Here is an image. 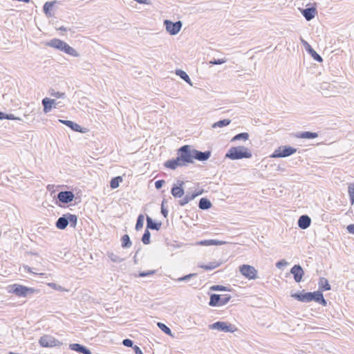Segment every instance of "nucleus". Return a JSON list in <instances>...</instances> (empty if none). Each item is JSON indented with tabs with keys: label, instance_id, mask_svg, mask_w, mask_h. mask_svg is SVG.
Here are the masks:
<instances>
[{
	"label": "nucleus",
	"instance_id": "f257e3e1",
	"mask_svg": "<svg viewBox=\"0 0 354 354\" xmlns=\"http://www.w3.org/2000/svg\"><path fill=\"white\" fill-rule=\"evenodd\" d=\"M192 163H193V161L190 159L188 148L185 145L177 150V157L176 158L167 160L164 165L167 168L174 170L178 167H185Z\"/></svg>",
	"mask_w": 354,
	"mask_h": 354
},
{
	"label": "nucleus",
	"instance_id": "f03ea898",
	"mask_svg": "<svg viewBox=\"0 0 354 354\" xmlns=\"http://www.w3.org/2000/svg\"><path fill=\"white\" fill-rule=\"evenodd\" d=\"M192 163H193V161L190 159L188 148L185 145L177 150V157L176 158L167 160L164 165L167 168L174 170L178 167H185Z\"/></svg>",
	"mask_w": 354,
	"mask_h": 354
},
{
	"label": "nucleus",
	"instance_id": "7ed1b4c3",
	"mask_svg": "<svg viewBox=\"0 0 354 354\" xmlns=\"http://www.w3.org/2000/svg\"><path fill=\"white\" fill-rule=\"evenodd\" d=\"M291 297L297 299V301L301 302H310L314 301L319 304H322L324 306L327 305V301L324 299V295L322 292L319 290L315 292H306L304 290L302 292H296L295 294H292Z\"/></svg>",
	"mask_w": 354,
	"mask_h": 354
},
{
	"label": "nucleus",
	"instance_id": "20e7f679",
	"mask_svg": "<svg viewBox=\"0 0 354 354\" xmlns=\"http://www.w3.org/2000/svg\"><path fill=\"white\" fill-rule=\"evenodd\" d=\"M252 155L250 151L244 146L232 147L225 153V158L230 160L250 158Z\"/></svg>",
	"mask_w": 354,
	"mask_h": 354
},
{
	"label": "nucleus",
	"instance_id": "39448f33",
	"mask_svg": "<svg viewBox=\"0 0 354 354\" xmlns=\"http://www.w3.org/2000/svg\"><path fill=\"white\" fill-rule=\"evenodd\" d=\"M77 216L75 214L67 213L63 214L57 220L55 226L57 229L64 230L68 225H70L71 227L75 228L77 225Z\"/></svg>",
	"mask_w": 354,
	"mask_h": 354
},
{
	"label": "nucleus",
	"instance_id": "423d86ee",
	"mask_svg": "<svg viewBox=\"0 0 354 354\" xmlns=\"http://www.w3.org/2000/svg\"><path fill=\"white\" fill-rule=\"evenodd\" d=\"M186 146L188 148L190 159L193 162L194 159L202 162L206 161L212 155L210 151H201L194 149L191 145H186Z\"/></svg>",
	"mask_w": 354,
	"mask_h": 354
},
{
	"label": "nucleus",
	"instance_id": "0eeeda50",
	"mask_svg": "<svg viewBox=\"0 0 354 354\" xmlns=\"http://www.w3.org/2000/svg\"><path fill=\"white\" fill-rule=\"evenodd\" d=\"M297 149L290 146L284 145L279 147L272 154V158H286L294 154Z\"/></svg>",
	"mask_w": 354,
	"mask_h": 354
},
{
	"label": "nucleus",
	"instance_id": "6e6552de",
	"mask_svg": "<svg viewBox=\"0 0 354 354\" xmlns=\"http://www.w3.org/2000/svg\"><path fill=\"white\" fill-rule=\"evenodd\" d=\"M230 299L231 296L229 295H220L217 294H212L210 295L209 305L210 306H222L227 304Z\"/></svg>",
	"mask_w": 354,
	"mask_h": 354
},
{
	"label": "nucleus",
	"instance_id": "1a4fd4ad",
	"mask_svg": "<svg viewBox=\"0 0 354 354\" xmlns=\"http://www.w3.org/2000/svg\"><path fill=\"white\" fill-rule=\"evenodd\" d=\"M37 292V290L28 288L19 284H14L12 286V292L18 297H27L29 295Z\"/></svg>",
	"mask_w": 354,
	"mask_h": 354
},
{
	"label": "nucleus",
	"instance_id": "9d476101",
	"mask_svg": "<svg viewBox=\"0 0 354 354\" xmlns=\"http://www.w3.org/2000/svg\"><path fill=\"white\" fill-rule=\"evenodd\" d=\"M164 25L165 26L166 30L171 35H176L180 32L183 24L180 21L173 22L170 20L166 19L164 21Z\"/></svg>",
	"mask_w": 354,
	"mask_h": 354
},
{
	"label": "nucleus",
	"instance_id": "9b49d317",
	"mask_svg": "<svg viewBox=\"0 0 354 354\" xmlns=\"http://www.w3.org/2000/svg\"><path fill=\"white\" fill-rule=\"evenodd\" d=\"M239 271L243 276L248 279L257 278V270L252 266L243 264L239 266Z\"/></svg>",
	"mask_w": 354,
	"mask_h": 354
},
{
	"label": "nucleus",
	"instance_id": "f8f14e48",
	"mask_svg": "<svg viewBox=\"0 0 354 354\" xmlns=\"http://www.w3.org/2000/svg\"><path fill=\"white\" fill-rule=\"evenodd\" d=\"M210 329L218 330L223 332L233 333L236 330V327L231 324L224 322H216L209 326Z\"/></svg>",
	"mask_w": 354,
	"mask_h": 354
},
{
	"label": "nucleus",
	"instance_id": "ddd939ff",
	"mask_svg": "<svg viewBox=\"0 0 354 354\" xmlns=\"http://www.w3.org/2000/svg\"><path fill=\"white\" fill-rule=\"evenodd\" d=\"M39 343L42 347H54L62 344L58 339L48 335L41 337Z\"/></svg>",
	"mask_w": 354,
	"mask_h": 354
},
{
	"label": "nucleus",
	"instance_id": "4468645a",
	"mask_svg": "<svg viewBox=\"0 0 354 354\" xmlns=\"http://www.w3.org/2000/svg\"><path fill=\"white\" fill-rule=\"evenodd\" d=\"M75 194L71 191H62L57 194V198L59 201L66 204L73 201Z\"/></svg>",
	"mask_w": 354,
	"mask_h": 354
},
{
	"label": "nucleus",
	"instance_id": "2eb2a0df",
	"mask_svg": "<svg viewBox=\"0 0 354 354\" xmlns=\"http://www.w3.org/2000/svg\"><path fill=\"white\" fill-rule=\"evenodd\" d=\"M301 42L305 48L306 50L315 61L318 62H322L323 61L322 57L312 48V46L306 40L301 38Z\"/></svg>",
	"mask_w": 354,
	"mask_h": 354
},
{
	"label": "nucleus",
	"instance_id": "dca6fc26",
	"mask_svg": "<svg viewBox=\"0 0 354 354\" xmlns=\"http://www.w3.org/2000/svg\"><path fill=\"white\" fill-rule=\"evenodd\" d=\"M290 273L293 275L294 279L297 283H299L302 280L304 275V271L300 265H295L290 269Z\"/></svg>",
	"mask_w": 354,
	"mask_h": 354
},
{
	"label": "nucleus",
	"instance_id": "f3484780",
	"mask_svg": "<svg viewBox=\"0 0 354 354\" xmlns=\"http://www.w3.org/2000/svg\"><path fill=\"white\" fill-rule=\"evenodd\" d=\"M178 186L176 185H174L171 190V193L172 196L175 198H181L184 195V189L183 187L184 185L183 181L178 180Z\"/></svg>",
	"mask_w": 354,
	"mask_h": 354
},
{
	"label": "nucleus",
	"instance_id": "a211bd4d",
	"mask_svg": "<svg viewBox=\"0 0 354 354\" xmlns=\"http://www.w3.org/2000/svg\"><path fill=\"white\" fill-rule=\"evenodd\" d=\"M203 191L195 192L194 193L189 194L187 193L183 198L179 201L178 203L180 206H184L187 204L189 201L194 200L198 196L202 194Z\"/></svg>",
	"mask_w": 354,
	"mask_h": 354
},
{
	"label": "nucleus",
	"instance_id": "6ab92c4d",
	"mask_svg": "<svg viewBox=\"0 0 354 354\" xmlns=\"http://www.w3.org/2000/svg\"><path fill=\"white\" fill-rule=\"evenodd\" d=\"M69 348L72 351H75L80 353L92 354L91 351L88 348H87L86 346H84L82 344H77V343L71 344L69 345Z\"/></svg>",
	"mask_w": 354,
	"mask_h": 354
},
{
	"label": "nucleus",
	"instance_id": "aec40b11",
	"mask_svg": "<svg viewBox=\"0 0 354 354\" xmlns=\"http://www.w3.org/2000/svg\"><path fill=\"white\" fill-rule=\"evenodd\" d=\"M59 122L65 124L66 126L71 128L73 131L76 132L84 133L85 131L77 123L71 121V120H59Z\"/></svg>",
	"mask_w": 354,
	"mask_h": 354
},
{
	"label": "nucleus",
	"instance_id": "412c9836",
	"mask_svg": "<svg viewBox=\"0 0 354 354\" xmlns=\"http://www.w3.org/2000/svg\"><path fill=\"white\" fill-rule=\"evenodd\" d=\"M47 45L52 48L63 51L66 45V42L59 39H53L47 43Z\"/></svg>",
	"mask_w": 354,
	"mask_h": 354
},
{
	"label": "nucleus",
	"instance_id": "4be33fe9",
	"mask_svg": "<svg viewBox=\"0 0 354 354\" xmlns=\"http://www.w3.org/2000/svg\"><path fill=\"white\" fill-rule=\"evenodd\" d=\"M310 223L311 219L308 215H302L299 218L298 226L302 230L308 228Z\"/></svg>",
	"mask_w": 354,
	"mask_h": 354
},
{
	"label": "nucleus",
	"instance_id": "5701e85b",
	"mask_svg": "<svg viewBox=\"0 0 354 354\" xmlns=\"http://www.w3.org/2000/svg\"><path fill=\"white\" fill-rule=\"evenodd\" d=\"M301 13L307 21H310L315 16L316 9L313 7L305 8V9H303V10L301 11Z\"/></svg>",
	"mask_w": 354,
	"mask_h": 354
},
{
	"label": "nucleus",
	"instance_id": "b1692460",
	"mask_svg": "<svg viewBox=\"0 0 354 354\" xmlns=\"http://www.w3.org/2000/svg\"><path fill=\"white\" fill-rule=\"evenodd\" d=\"M161 223L155 222L150 216H147V229L159 230L161 227Z\"/></svg>",
	"mask_w": 354,
	"mask_h": 354
},
{
	"label": "nucleus",
	"instance_id": "393cba45",
	"mask_svg": "<svg viewBox=\"0 0 354 354\" xmlns=\"http://www.w3.org/2000/svg\"><path fill=\"white\" fill-rule=\"evenodd\" d=\"M53 102H55V100L45 97L42 100V105L44 106V112L45 113H48L53 108Z\"/></svg>",
	"mask_w": 354,
	"mask_h": 354
},
{
	"label": "nucleus",
	"instance_id": "a878e982",
	"mask_svg": "<svg viewBox=\"0 0 354 354\" xmlns=\"http://www.w3.org/2000/svg\"><path fill=\"white\" fill-rule=\"evenodd\" d=\"M318 285L319 290H321L320 292L330 290L331 289V286L329 284L328 281L324 277H321L319 279Z\"/></svg>",
	"mask_w": 354,
	"mask_h": 354
},
{
	"label": "nucleus",
	"instance_id": "bb28decb",
	"mask_svg": "<svg viewBox=\"0 0 354 354\" xmlns=\"http://www.w3.org/2000/svg\"><path fill=\"white\" fill-rule=\"evenodd\" d=\"M318 136L315 132L303 131L298 133L297 137L302 139H314Z\"/></svg>",
	"mask_w": 354,
	"mask_h": 354
},
{
	"label": "nucleus",
	"instance_id": "cd10ccee",
	"mask_svg": "<svg viewBox=\"0 0 354 354\" xmlns=\"http://www.w3.org/2000/svg\"><path fill=\"white\" fill-rule=\"evenodd\" d=\"M212 207L210 201L206 198H201L198 203V207L201 209L206 210Z\"/></svg>",
	"mask_w": 354,
	"mask_h": 354
},
{
	"label": "nucleus",
	"instance_id": "c85d7f7f",
	"mask_svg": "<svg viewBox=\"0 0 354 354\" xmlns=\"http://www.w3.org/2000/svg\"><path fill=\"white\" fill-rule=\"evenodd\" d=\"M176 74L179 76L182 80L188 83L189 85L192 86V82L189 77V75L183 70L177 69L176 71Z\"/></svg>",
	"mask_w": 354,
	"mask_h": 354
},
{
	"label": "nucleus",
	"instance_id": "c756f323",
	"mask_svg": "<svg viewBox=\"0 0 354 354\" xmlns=\"http://www.w3.org/2000/svg\"><path fill=\"white\" fill-rule=\"evenodd\" d=\"M63 52L75 57H77L80 56L77 51L66 43L63 50Z\"/></svg>",
	"mask_w": 354,
	"mask_h": 354
},
{
	"label": "nucleus",
	"instance_id": "7c9ffc66",
	"mask_svg": "<svg viewBox=\"0 0 354 354\" xmlns=\"http://www.w3.org/2000/svg\"><path fill=\"white\" fill-rule=\"evenodd\" d=\"M224 242L214 239L204 240L199 242L201 245H221Z\"/></svg>",
	"mask_w": 354,
	"mask_h": 354
},
{
	"label": "nucleus",
	"instance_id": "2f4dec72",
	"mask_svg": "<svg viewBox=\"0 0 354 354\" xmlns=\"http://www.w3.org/2000/svg\"><path fill=\"white\" fill-rule=\"evenodd\" d=\"M230 122H231V120L230 119L221 120H219V121H218L216 122H214L212 125V127L213 129L222 128V127L227 126L228 124H230Z\"/></svg>",
	"mask_w": 354,
	"mask_h": 354
},
{
	"label": "nucleus",
	"instance_id": "473e14b6",
	"mask_svg": "<svg viewBox=\"0 0 354 354\" xmlns=\"http://www.w3.org/2000/svg\"><path fill=\"white\" fill-rule=\"evenodd\" d=\"M121 245L123 248H129L132 245L131 241L128 234L123 235L121 238Z\"/></svg>",
	"mask_w": 354,
	"mask_h": 354
},
{
	"label": "nucleus",
	"instance_id": "72a5a7b5",
	"mask_svg": "<svg viewBox=\"0 0 354 354\" xmlns=\"http://www.w3.org/2000/svg\"><path fill=\"white\" fill-rule=\"evenodd\" d=\"M106 255L114 263H121L124 261L123 258L111 252H108Z\"/></svg>",
	"mask_w": 354,
	"mask_h": 354
},
{
	"label": "nucleus",
	"instance_id": "f704fd0d",
	"mask_svg": "<svg viewBox=\"0 0 354 354\" xmlns=\"http://www.w3.org/2000/svg\"><path fill=\"white\" fill-rule=\"evenodd\" d=\"M249 138V134L248 133H238L236 134V136H234L232 140H231V142H235V141H237V140H248Z\"/></svg>",
	"mask_w": 354,
	"mask_h": 354
},
{
	"label": "nucleus",
	"instance_id": "c9c22d12",
	"mask_svg": "<svg viewBox=\"0 0 354 354\" xmlns=\"http://www.w3.org/2000/svg\"><path fill=\"white\" fill-rule=\"evenodd\" d=\"M55 2H46L45 4L44 5V7H43V10H44V12L47 15V16H51V13H50V11L51 10L53 9V5H54Z\"/></svg>",
	"mask_w": 354,
	"mask_h": 354
},
{
	"label": "nucleus",
	"instance_id": "e433bc0d",
	"mask_svg": "<svg viewBox=\"0 0 354 354\" xmlns=\"http://www.w3.org/2000/svg\"><path fill=\"white\" fill-rule=\"evenodd\" d=\"M122 181V178L121 176H116L113 178L110 182V187L112 189H116L119 187L120 183Z\"/></svg>",
	"mask_w": 354,
	"mask_h": 354
},
{
	"label": "nucleus",
	"instance_id": "4c0bfd02",
	"mask_svg": "<svg viewBox=\"0 0 354 354\" xmlns=\"http://www.w3.org/2000/svg\"><path fill=\"white\" fill-rule=\"evenodd\" d=\"M157 326L165 334L170 335V336H173L171 329L168 326H167L165 324H163L162 322H158Z\"/></svg>",
	"mask_w": 354,
	"mask_h": 354
},
{
	"label": "nucleus",
	"instance_id": "58836bf2",
	"mask_svg": "<svg viewBox=\"0 0 354 354\" xmlns=\"http://www.w3.org/2000/svg\"><path fill=\"white\" fill-rule=\"evenodd\" d=\"M144 219H145V217L142 214H140L138 216L136 227H135V229L136 231H139L142 228L143 225H144Z\"/></svg>",
	"mask_w": 354,
	"mask_h": 354
},
{
	"label": "nucleus",
	"instance_id": "ea45409f",
	"mask_svg": "<svg viewBox=\"0 0 354 354\" xmlns=\"http://www.w3.org/2000/svg\"><path fill=\"white\" fill-rule=\"evenodd\" d=\"M221 265V263H217L216 261L210 262L207 265H203L200 267L205 269V270H212L217 267H218Z\"/></svg>",
	"mask_w": 354,
	"mask_h": 354
},
{
	"label": "nucleus",
	"instance_id": "a19ab883",
	"mask_svg": "<svg viewBox=\"0 0 354 354\" xmlns=\"http://www.w3.org/2000/svg\"><path fill=\"white\" fill-rule=\"evenodd\" d=\"M49 94L51 95V96H53L55 97H57V98H65L66 97V94L65 93H63V92H59V91H56L55 89L53 88H50L49 90Z\"/></svg>",
	"mask_w": 354,
	"mask_h": 354
},
{
	"label": "nucleus",
	"instance_id": "79ce46f5",
	"mask_svg": "<svg viewBox=\"0 0 354 354\" xmlns=\"http://www.w3.org/2000/svg\"><path fill=\"white\" fill-rule=\"evenodd\" d=\"M150 238H151V233L149 231V230L146 229L142 237V241L145 245H147L150 243Z\"/></svg>",
	"mask_w": 354,
	"mask_h": 354
},
{
	"label": "nucleus",
	"instance_id": "37998d69",
	"mask_svg": "<svg viewBox=\"0 0 354 354\" xmlns=\"http://www.w3.org/2000/svg\"><path fill=\"white\" fill-rule=\"evenodd\" d=\"M348 192L350 201L352 203H354V184H350L348 188Z\"/></svg>",
	"mask_w": 354,
	"mask_h": 354
},
{
	"label": "nucleus",
	"instance_id": "c03bdc74",
	"mask_svg": "<svg viewBox=\"0 0 354 354\" xmlns=\"http://www.w3.org/2000/svg\"><path fill=\"white\" fill-rule=\"evenodd\" d=\"M210 289L214 291H228L230 289L226 287L221 285H214L212 286Z\"/></svg>",
	"mask_w": 354,
	"mask_h": 354
},
{
	"label": "nucleus",
	"instance_id": "a18cd8bd",
	"mask_svg": "<svg viewBox=\"0 0 354 354\" xmlns=\"http://www.w3.org/2000/svg\"><path fill=\"white\" fill-rule=\"evenodd\" d=\"M197 274L196 273H191L189 274H187L185 276H183L182 277H179L177 281H188L190 279H192L194 277H196Z\"/></svg>",
	"mask_w": 354,
	"mask_h": 354
},
{
	"label": "nucleus",
	"instance_id": "49530a36",
	"mask_svg": "<svg viewBox=\"0 0 354 354\" xmlns=\"http://www.w3.org/2000/svg\"><path fill=\"white\" fill-rule=\"evenodd\" d=\"M48 286L52 288L54 290H59V291H66V290L62 287L60 285L57 284L55 283H49Z\"/></svg>",
	"mask_w": 354,
	"mask_h": 354
},
{
	"label": "nucleus",
	"instance_id": "de8ad7c7",
	"mask_svg": "<svg viewBox=\"0 0 354 354\" xmlns=\"http://www.w3.org/2000/svg\"><path fill=\"white\" fill-rule=\"evenodd\" d=\"M226 62L225 59H214L209 62V64L213 65L222 64Z\"/></svg>",
	"mask_w": 354,
	"mask_h": 354
},
{
	"label": "nucleus",
	"instance_id": "09e8293b",
	"mask_svg": "<svg viewBox=\"0 0 354 354\" xmlns=\"http://www.w3.org/2000/svg\"><path fill=\"white\" fill-rule=\"evenodd\" d=\"M122 344L127 347H132L133 348V346H134L133 342L130 339H124L122 341Z\"/></svg>",
	"mask_w": 354,
	"mask_h": 354
},
{
	"label": "nucleus",
	"instance_id": "8fccbe9b",
	"mask_svg": "<svg viewBox=\"0 0 354 354\" xmlns=\"http://www.w3.org/2000/svg\"><path fill=\"white\" fill-rule=\"evenodd\" d=\"M288 265V262L284 260V259H282L281 261H279L277 263H276V267L279 269H281L284 266H286Z\"/></svg>",
	"mask_w": 354,
	"mask_h": 354
},
{
	"label": "nucleus",
	"instance_id": "3c124183",
	"mask_svg": "<svg viewBox=\"0 0 354 354\" xmlns=\"http://www.w3.org/2000/svg\"><path fill=\"white\" fill-rule=\"evenodd\" d=\"M156 272L155 270H149V271H147V272H140L139 273V277H147V276H149V275H151L153 274H154Z\"/></svg>",
	"mask_w": 354,
	"mask_h": 354
},
{
	"label": "nucleus",
	"instance_id": "603ef678",
	"mask_svg": "<svg viewBox=\"0 0 354 354\" xmlns=\"http://www.w3.org/2000/svg\"><path fill=\"white\" fill-rule=\"evenodd\" d=\"M164 203H165V200H163L162 203L161 214L164 216L165 218H166L168 215V210L165 207Z\"/></svg>",
	"mask_w": 354,
	"mask_h": 354
},
{
	"label": "nucleus",
	"instance_id": "864d4df0",
	"mask_svg": "<svg viewBox=\"0 0 354 354\" xmlns=\"http://www.w3.org/2000/svg\"><path fill=\"white\" fill-rule=\"evenodd\" d=\"M165 180H158L157 181L155 182V187L157 189H160L162 185L165 184Z\"/></svg>",
	"mask_w": 354,
	"mask_h": 354
},
{
	"label": "nucleus",
	"instance_id": "5fc2aeb1",
	"mask_svg": "<svg viewBox=\"0 0 354 354\" xmlns=\"http://www.w3.org/2000/svg\"><path fill=\"white\" fill-rule=\"evenodd\" d=\"M133 349L136 354H143L142 350L138 346L135 345L133 346Z\"/></svg>",
	"mask_w": 354,
	"mask_h": 354
},
{
	"label": "nucleus",
	"instance_id": "6e6d98bb",
	"mask_svg": "<svg viewBox=\"0 0 354 354\" xmlns=\"http://www.w3.org/2000/svg\"><path fill=\"white\" fill-rule=\"evenodd\" d=\"M346 229L349 233L354 234V224L348 225Z\"/></svg>",
	"mask_w": 354,
	"mask_h": 354
},
{
	"label": "nucleus",
	"instance_id": "4d7b16f0",
	"mask_svg": "<svg viewBox=\"0 0 354 354\" xmlns=\"http://www.w3.org/2000/svg\"><path fill=\"white\" fill-rule=\"evenodd\" d=\"M138 3H142V4H149V0H134Z\"/></svg>",
	"mask_w": 354,
	"mask_h": 354
},
{
	"label": "nucleus",
	"instance_id": "13d9d810",
	"mask_svg": "<svg viewBox=\"0 0 354 354\" xmlns=\"http://www.w3.org/2000/svg\"><path fill=\"white\" fill-rule=\"evenodd\" d=\"M5 119H7V120H14L15 119V116L12 114H6V113Z\"/></svg>",
	"mask_w": 354,
	"mask_h": 354
},
{
	"label": "nucleus",
	"instance_id": "bf43d9fd",
	"mask_svg": "<svg viewBox=\"0 0 354 354\" xmlns=\"http://www.w3.org/2000/svg\"><path fill=\"white\" fill-rule=\"evenodd\" d=\"M5 117H6V113L0 111V120L5 119Z\"/></svg>",
	"mask_w": 354,
	"mask_h": 354
},
{
	"label": "nucleus",
	"instance_id": "052dcab7",
	"mask_svg": "<svg viewBox=\"0 0 354 354\" xmlns=\"http://www.w3.org/2000/svg\"><path fill=\"white\" fill-rule=\"evenodd\" d=\"M24 269H25L26 270H27L28 272H29L34 273V272L32 271L31 268H30V267L27 266H24Z\"/></svg>",
	"mask_w": 354,
	"mask_h": 354
},
{
	"label": "nucleus",
	"instance_id": "680f3d73",
	"mask_svg": "<svg viewBox=\"0 0 354 354\" xmlns=\"http://www.w3.org/2000/svg\"><path fill=\"white\" fill-rule=\"evenodd\" d=\"M58 30H63V31H66L67 30V29L64 27V26H61L58 28Z\"/></svg>",
	"mask_w": 354,
	"mask_h": 354
},
{
	"label": "nucleus",
	"instance_id": "e2e57ef3",
	"mask_svg": "<svg viewBox=\"0 0 354 354\" xmlns=\"http://www.w3.org/2000/svg\"><path fill=\"white\" fill-rule=\"evenodd\" d=\"M54 105V106L55 107L56 105H57V103L55 102H53V106Z\"/></svg>",
	"mask_w": 354,
	"mask_h": 354
}]
</instances>
